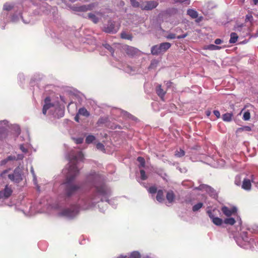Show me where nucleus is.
<instances>
[{
    "mask_svg": "<svg viewBox=\"0 0 258 258\" xmlns=\"http://www.w3.org/2000/svg\"><path fill=\"white\" fill-rule=\"evenodd\" d=\"M89 18L94 23H97L99 21V18L95 15L90 13L88 15Z\"/></svg>",
    "mask_w": 258,
    "mask_h": 258,
    "instance_id": "393cba45",
    "label": "nucleus"
},
{
    "mask_svg": "<svg viewBox=\"0 0 258 258\" xmlns=\"http://www.w3.org/2000/svg\"><path fill=\"white\" fill-rule=\"evenodd\" d=\"M156 199L159 202H162L164 201V194L162 190H159L157 191Z\"/></svg>",
    "mask_w": 258,
    "mask_h": 258,
    "instance_id": "412c9836",
    "label": "nucleus"
},
{
    "mask_svg": "<svg viewBox=\"0 0 258 258\" xmlns=\"http://www.w3.org/2000/svg\"><path fill=\"white\" fill-rule=\"evenodd\" d=\"M126 52L130 55H134L139 52V50L135 47L127 46L126 48Z\"/></svg>",
    "mask_w": 258,
    "mask_h": 258,
    "instance_id": "dca6fc26",
    "label": "nucleus"
},
{
    "mask_svg": "<svg viewBox=\"0 0 258 258\" xmlns=\"http://www.w3.org/2000/svg\"><path fill=\"white\" fill-rule=\"evenodd\" d=\"M171 84H172V83H171V82H167V83H166V85H167V86L168 87H170V86H171Z\"/></svg>",
    "mask_w": 258,
    "mask_h": 258,
    "instance_id": "13d9d810",
    "label": "nucleus"
},
{
    "mask_svg": "<svg viewBox=\"0 0 258 258\" xmlns=\"http://www.w3.org/2000/svg\"><path fill=\"white\" fill-rule=\"evenodd\" d=\"M175 199V196L172 191H168L166 195V199L169 203H172Z\"/></svg>",
    "mask_w": 258,
    "mask_h": 258,
    "instance_id": "f3484780",
    "label": "nucleus"
},
{
    "mask_svg": "<svg viewBox=\"0 0 258 258\" xmlns=\"http://www.w3.org/2000/svg\"><path fill=\"white\" fill-rule=\"evenodd\" d=\"M175 2L186 3L187 4H189V0H175Z\"/></svg>",
    "mask_w": 258,
    "mask_h": 258,
    "instance_id": "3c124183",
    "label": "nucleus"
},
{
    "mask_svg": "<svg viewBox=\"0 0 258 258\" xmlns=\"http://www.w3.org/2000/svg\"><path fill=\"white\" fill-rule=\"evenodd\" d=\"M175 155L177 157H180L184 155V151L180 149L179 151H176Z\"/></svg>",
    "mask_w": 258,
    "mask_h": 258,
    "instance_id": "c9c22d12",
    "label": "nucleus"
},
{
    "mask_svg": "<svg viewBox=\"0 0 258 258\" xmlns=\"http://www.w3.org/2000/svg\"><path fill=\"white\" fill-rule=\"evenodd\" d=\"M171 47V44L169 42L162 43L159 45V49H160L161 53L165 52Z\"/></svg>",
    "mask_w": 258,
    "mask_h": 258,
    "instance_id": "4468645a",
    "label": "nucleus"
},
{
    "mask_svg": "<svg viewBox=\"0 0 258 258\" xmlns=\"http://www.w3.org/2000/svg\"><path fill=\"white\" fill-rule=\"evenodd\" d=\"M96 147L98 149L101 151H103L104 150V147L103 145L100 143H99L96 145Z\"/></svg>",
    "mask_w": 258,
    "mask_h": 258,
    "instance_id": "37998d69",
    "label": "nucleus"
},
{
    "mask_svg": "<svg viewBox=\"0 0 258 258\" xmlns=\"http://www.w3.org/2000/svg\"><path fill=\"white\" fill-rule=\"evenodd\" d=\"M241 177L240 175H237L235 177V183L237 185H241Z\"/></svg>",
    "mask_w": 258,
    "mask_h": 258,
    "instance_id": "e433bc0d",
    "label": "nucleus"
},
{
    "mask_svg": "<svg viewBox=\"0 0 258 258\" xmlns=\"http://www.w3.org/2000/svg\"><path fill=\"white\" fill-rule=\"evenodd\" d=\"M8 178L12 181L17 182H18L21 180L22 177L21 169L19 167L16 168L13 173L8 175Z\"/></svg>",
    "mask_w": 258,
    "mask_h": 258,
    "instance_id": "20e7f679",
    "label": "nucleus"
},
{
    "mask_svg": "<svg viewBox=\"0 0 258 258\" xmlns=\"http://www.w3.org/2000/svg\"><path fill=\"white\" fill-rule=\"evenodd\" d=\"M83 159V155L81 151L77 149L71 151L68 157L69 163L63 170V173L66 174V194L68 196H71L80 188V186L72 184L71 182L79 175V170L77 164Z\"/></svg>",
    "mask_w": 258,
    "mask_h": 258,
    "instance_id": "f257e3e1",
    "label": "nucleus"
},
{
    "mask_svg": "<svg viewBox=\"0 0 258 258\" xmlns=\"http://www.w3.org/2000/svg\"><path fill=\"white\" fill-rule=\"evenodd\" d=\"M187 36V34L186 33V34H184L183 35H179V36H177L176 38L178 39H182V38H184Z\"/></svg>",
    "mask_w": 258,
    "mask_h": 258,
    "instance_id": "603ef678",
    "label": "nucleus"
},
{
    "mask_svg": "<svg viewBox=\"0 0 258 258\" xmlns=\"http://www.w3.org/2000/svg\"><path fill=\"white\" fill-rule=\"evenodd\" d=\"M87 180L93 184L95 191L90 199L85 201L84 205L81 207L82 210L89 209L99 200L103 201L111 192L110 189L103 183V178L100 174L94 173L88 177Z\"/></svg>",
    "mask_w": 258,
    "mask_h": 258,
    "instance_id": "f03ea898",
    "label": "nucleus"
},
{
    "mask_svg": "<svg viewBox=\"0 0 258 258\" xmlns=\"http://www.w3.org/2000/svg\"><path fill=\"white\" fill-rule=\"evenodd\" d=\"M214 114L217 118H219L220 116V113L218 110H214L213 112Z\"/></svg>",
    "mask_w": 258,
    "mask_h": 258,
    "instance_id": "8fccbe9b",
    "label": "nucleus"
},
{
    "mask_svg": "<svg viewBox=\"0 0 258 258\" xmlns=\"http://www.w3.org/2000/svg\"><path fill=\"white\" fill-rule=\"evenodd\" d=\"M140 178L142 180H145L147 178V175L146 174V173L144 170L141 169L140 170Z\"/></svg>",
    "mask_w": 258,
    "mask_h": 258,
    "instance_id": "f704fd0d",
    "label": "nucleus"
},
{
    "mask_svg": "<svg viewBox=\"0 0 258 258\" xmlns=\"http://www.w3.org/2000/svg\"><path fill=\"white\" fill-rule=\"evenodd\" d=\"M79 208L76 206H72L71 207L66 209L61 213V215L68 218H73L77 215L79 212Z\"/></svg>",
    "mask_w": 258,
    "mask_h": 258,
    "instance_id": "7ed1b4c3",
    "label": "nucleus"
},
{
    "mask_svg": "<svg viewBox=\"0 0 258 258\" xmlns=\"http://www.w3.org/2000/svg\"><path fill=\"white\" fill-rule=\"evenodd\" d=\"M76 143L78 144H81L83 141V139L81 138H77L75 139Z\"/></svg>",
    "mask_w": 258,
    "mask_h": 258,
    "instance_id": "de8ad7c7",
    "label": "nucleus"
},
{
    "mask_svg": "<svg viewBox=\"0 0 258 258\" xmlns=\"http://www.w3.org/2000/svg\"><path fill=\"white\" fill-rule=\"evenodd\" d=\"M221 48V47L215 45L214 44H210L206 47V49L215 50H219Z\"/></svg>",
    "mask_w": 258,
    "mask_h": 258,
    "instance_id": "cd10ccee",
    "label": "nucleus"
},
{
    "mask_svg": "<svg viewBox=\"0 0 258 258\" xmlns=\"http://www.w3.org/2000/svg\"><path fill=\"white\" fill-rule=\"evenodd\" d=\"M97 15H99V16H101V14H100V13H97Z\"/></svg>",
    "mask_w": 258,
    "mask_h": 258,
    "instance_id": "0e129e2a",
    "label": "nucleus"
},
{
    "mask_svg": "<svg viewBox=\"0 0 258 258\" xmlns=\"http://www.w3.org/2000/svg\"><path fill=\"white\" fill-rule=\"evenodd\" d=\"M221 210L225 216L229 217L236 212L237 209L235 207L228 208L226 206H223Z\"/></svg>",
    "mask_w": 258,
    "mask_h": 258,
    "instance_id": "9d476101",
    "label": "nucleus"
},
{
    "mask_svg": "<svg viewBox=\"0 0 258 258\" xmlns=\"http://www.w3.org/2000/svg\"><path fill=\"white\" fill-rule=\"evenodd\" d=\"M8 126V121L7 120H3L0 121V133L5 131Z\"/></svg>",
    "mask_w": 258,
    "mask_h": 258,
    "instance_id": "6ab92c4d",
    "label": "nucleus"
},
{
    "mask_svg": "<svg viewBox=\"0 0 258 258\" xmlns=\"http://www.w3.org/2000/svg\"><path fill=\"white\" fill-rule=\"evenodd\" d=\"M134 0H132V1H133Z\"/></svg>",
    "mask_w": 258,
    "mask_h": 258,
    "instance_id": "69168bd1",
    "label": "nucleus"
},
{
    "mask_svg": "<svg viewBox=\"0 0 258 258\" xmlns=\"http://www.w3.org/2000/svg\"><path fill=\"white\" fill-rule=\"evenodd\" d=\"M95 139V137L92 135H89L86 137V142L88 144L91 143Z\"/></svg>",
    "mask_w": 258,
    "mask_h": 258,
    "instance_id": "c85d7f7f",
    "label": "nucleus"
},
{
    "mask_svg": "<svg viewBox=\"0 0 258 258\" xmlns=\"http://www.w3.org/2000/svg\"><path fill=\"white\" fill-rule=\"evenodd\" d=\"M187 13L193 19L197 18L198 17V12L194 9H188L187 11Z\"/></svg>",
    "mask_w": 258,
    "mask_h": 258,
    "instance_id": "a211bd4d",
    "label": "nucleus"
},
{
    "mask_svg": "<svg viewBox=\"0 0 258 258\" xmlns=\"http://www.w3.org/2000/svg\"><path fill=\"white\" fill-rule=\"evenodd\" d=\"M75 119L76 121H77L78 122L79 121V115H78V114L75 116Z\"/></svg>",
    "mask_w": 258,
    "mask_h": 258,
    "instance_id": "4d7b16f0",
    "label": "nucleus"
},
{
    "mask_svg": "<svg viewBox=\"0 0 258 258\" xmlns=\"http://www.w3.org/2000/svg\"><path fill=\"white\" fill-rule=\"evenodd\" d=\"M215 211V210H213V211L211 210H208L207 211V213L212 220V222L217 226H221L222 223H223V221L222 219L218 218L216 217L214 214V212Z\"/></svg>",
    "mask_w": 258,
    "mask_h": 258,
    "instance_id": "39448f33",
    "label": "nucleus"
},
{
    "mask_svg": "<svg viewBox=\"0 0 258 258\" xmlns=\"http://www.w3.org/2000/svg\"><path fill=\"white\" fill-rule=\"evenodd\" d=\"M210 114H211V112L210 111H207L206 112V114H207V116H210Z\"/></svg>",
    "mask_w": 258,
    "mask_h": 258,
    "instance_id": "680f3d73",
    "label": "nucleus"
},
{
    "mask_svg": "<svg viewBox=\"0 0 258 258\" xmlns=\"http://www.w3.org/2000/svg\"><path fill=\"white\" fill-rule=\"evenodd\" d=\"M158 5V3L157 2L151 1L143 3L140 7L142 10H150L155 8Z\"/></svg>",
    "mask_w": 258,
    "mask_h": 258,
    "instance_id": "423d86ee",
    "label": "nucleus"
},
{
    "mask_svg": "<svg viewBox=\"0 0 258 258\" xmlns=\"http://www.w3.org/2000/svg\"><path fill=\"white\" fill-rule=\"evenodd\" d=\"M31 172L32 174L33 175V180H34V182L35 183L36 182V175L35 174L34 171L33 167H31Z\"/></svg>",
    "mask_w": 258,
    "mask_h": 258,
    "instance_id": "49530a36",
    "label": "nucleus"
},
{
    "mask_svg": "<svg viewBox=\"0 0 258 258\" xmlns=\"http://www.w3.org/2000/svg\"><path fill=\"white\" fill-rule=\"evenodd\" d=\"M203 206V204L202 203H199L197 204L194 206L192 207V210L194 212L198 211L199 209H200Z\"/></svg>",
    "mask_w": 258,
    "mask_h": 258,
    "instance_id": "473e14b6",
    "label": "nucleus"
},
{
    "mask_svg": "<svg viewBox=\"0 0 258 258\" xmlns=\"http://www.w3.org/2000/svg\"><path fill=\"white\" fill-rule=\"evenodd\" d=\"M17 129H18V134H20V129L18 127H17Z\"/></svg>",
    "mask_w": 258,
    "mask_h": 258,
    "instance_id": "e2e57ef3",
    "label": "nucleus"
},
{
    "mask_svg": "<svg viewBox=\"0 0 258 258\" xmlns=\"http://www.w3.org/2000/svg\"><path fill=\"white\" fill-rule=\"evenodd\" d=\"M254 5H256L258 3V0H253Z\"/></svg>",
    "mask_w": 258,
    "mask_h": 258,
    "instance_id": "052dcab7",
    "label": "nucleus"
},
{
    "mask_svg": "<svg viewBox=\"0 0 258 258\" xmlns=\"http://www.w3.org/2000/svg\"><path fill=\"white\" fill-rule=\"evenodd\" d=\"M224 223H225L226 224L233 225L235 224V220L233 218H229L225 219L224 221Z\"/></svg>",
    "mask_w": 258,
    "mask_h": 258,
    "instance_id": "bb28decb",
    "label": "nucleus"
},
{
    "mask_svg": "<svg viewBox=\"0 0 258 258\" xmlns=\"http://www.w3.org/2000/svg\"><path fill=\"white\" fill-rule=\"evenodd\" d=\"M242 188L245 190H249L251 188V182L248 179H244L243 180Z\"/></svg>",
    "mask_w": 258,
    "mask_h": 258,
    "instance_id": "2eb2a0df",
    "label": "nucleus"
},
{
    "mask_svg": "<svg viewBox=\"0 0 258 258\" xmlns=\"http://www.w3.org/2000/svg\"><path fill=\"white\" fill-rule=\"evenodd\" d=\"M9 171L10 170H5L3 171L0 173L1 176L3 178H7V177H8V175L10 174L9 173Z\"/></svg>",
    "mask_w": 258,
    "mask_h": 258,
    "instance_id": "2f4dec72",
    "label": "nucleus"
},
{
    "mask_svg": "<svg viewBox=\"0 0 258 258\" xmlns=\"http://www.w3.org/2000/svg\"><path fill=\"white\" fill-rule=\"evenodd\" d=\"M126 257V255H120V256H118V258H125Z\"/></svg>",
    "mask_w": 258,
    "mask_h": 258,
    "instance_id": "bf43d9fd",
    "label": "nucleus"
},
{
    "mask_svg": "<svg viewBox=\"0 0 258 258\" xmlns=\"http://www.w3.org/2000/svg\"><path fill=\"white\" fill-rule=\"evenodd\" d=\"M105 48L109 50V51L111 52L112 55H113V50L112 48L108 44H105L104 45Z\"/></svg>",
    "mask_w": 258,
    "mask_h": 258,
    "instance_id": "79ce46f5",
    "label": "nucleus"
},
{
    "mask_svg": "<svg viewBox=\"0 0 258 258\" xmlns=\"http://www.w3.org/2000/svg\"><path fill=\"white\" fill-rule=\"evenodd\" d=\"M121 37L122 38L126 39H131L132 37L130 35L126 34L125 32H122L121 34Z\"/></svg>",
    "mask_w": 258,
    "mask_h": 258,
    "instance_id": "58836bf2",
    "label": "nucleus"
},
{
    "mask_svg": "<svg viewBox=\"0 0 258 258\" xmlns=\"http://www.w3.org/2000/svg\"><path fill=\"white\" fill-rule=\"evenodd\" d=\"M58 111L60 112V115H58V117H62L63 114V110L61 108L58 109Z\"/></svg>",
    "mask_w": 258,
    "mask_h": 258,
    "instance_id": "5fc2aeb1",
    "label": "nucleus"
},
{
    "mask_svg": "<svg viewBox=\"0 0 258 258\" xmlns=\"http://www.w3.org/2000/svg\"><path fill=\"white\" fill-rule=\"evenodd\" d=\"M251 18H252V16H248V15L246 16V20L250 21V20Z\"/></svg>",
    "mask_w": 258,
    "mask_h": 258,
    "instance_id": "6e6d98bb",
    "label": "nucleus"
},
{
    "mask_svg": "<svg viewBox=\"0 0 258 258\" xmlns=\"http://www.w3.org/2000/svg\"><path fill=\"white\" fill-rule=\"evenodd\" d=\"M23 158L24 156L21 154H17L16 156L10 155L6 159H4V160H2L0 162V165H4L7 164L10 161L21 160Z\"/></svg>",
    "mask_w": 258,
    "mask_h": 258,
    "instance_id": "6e6552de",
    "label": "nucleus"
},
{
    "mask_svg": "<svg viewBox=\"0 0 258 258\" xmlns=\"http://www.w3.org/2000/svg\"><path fill=\"white\" fill-rule=\"evenodd\" d=\"M78 115H82L85 116H89V113L85 108H82L79 110Z\"/></svg>",
    "mask_w": 258,
    "mask_h": 258,
    "instance_id": "a878e982",
    "label": "nucleus"
},
{
    "mask_svg": "<svg viewBox=\"0 0 258 258\" xmlns=\"http://www.w3.org/2000/svg\"><path fill=\"white\" fill-rule=\"evenodd\" d=\"M156 92L159 96L161 97V98H163L164 95L165 94V92L161 88V85H159L156 89Z\"/></svg>",
    "mask_w": 258,
    "mask_h": 258,
    "instance_id": "4be33fe9",
    "label": "nucleus"
},
{
    "mask_svg": "<svg viewBox=\"0 0 258 258\" xmlns=\"http://www.w3.org/2000/svg\"><path fill=\"white\" fill-rule=\"evenodd\" d=\"M20 148L21 150L24 153H26L27 152V149L24 147L23 145H21Z\"/></svg>",
    "mask_w": 258,
    "mask_h": 258,
    "instance_id": "09e8293b",
    "label": "nucleus"
},
{
    "mask_svg": "<svg viewBox=\"0 0 258 258\" xmlns=\"http://www.w3.org/2000/svg\"><path fill=\"white\" fill-rule=\"evenodd\" d=\"M130 258H140V254L138 251H133L130 256Z\"/></svg>",
    "mask_w": 258,
    "mask_h": 258,
    "instance_id": "72a5a7b5",
    "label": "nucleus"
},
{
    "mask_svg": "<svg viewBox=\"0 0 258 258\" xmlns=\"http://www.w3.org/2000/svg\"><path fill=\"white\" fill-rule=\"evenodd\" d=\"M250 114L248 111H246L244 113L243 115V119L244 120H248L250 119Z\"/></svg>",
    "mask_w": 258,
    "mask_h": 258,
    "instance_id": "4c0bfd02",
    "label": "nucleus"
},
{
    "mask_svg": "<svg viewBox=\"0 0 258 258\" xmlns=\"http://www.w3.org/2000/svg\"><path fill=\"white\" fill-rule=\"evenodd\" d=\"M222 42V41L220 39H216L215 40V43L217 45L220 44Z\"/></svg>",
    "mask_w": 258,
    "mask_h": 258,
    "instance_id": "864d4df0",
    "label": "nucleus"
},
{
    "mask_svg": "<svg viewBox=\"0 0 258 258\" xmlns=\"http://www.w3.org/2000/svg\"><path fill=\"white\" fill-rule=\"evenodd\" d=\"M54 104L50 102L49 97H46L44 100V104L43 105L42 112L44 114H46L47 110L50 109V112L53 113V109L54 108Z\"/></svg>",
    "mask_w": 258,
    "mask_h": 258,
    "instance_id": "0eeeda50",
    "label": "nucleus"
},
{
    "mask_svg": "<svg viewBox=\"0 0 258 258\" xmlns=\"http://www.w3.org/2000/svg\"><path fill=\"white\" fill-rule=\"evenodd\" d=\"M148 191L151 194H154L156 192L157 189L155 187L152 186L149 188Z\"/></svg>",
    "mask_w": 258,
    "mask_h": 258,
    "instance_id": "c03bdc74",
    "label": "nucleus"
},
{
    "mask_svg": "<svg viewBox=\"0 0 258 258\" xmlns=\"http://www.w3.org/2000/svg\"><path fill=\"white\" fill-rule=\"evenodd\" d=\"M138 161L140 163L139 167H143L145 166V162L143 158L139 157L137 159Z\"/></svg>",
    "mask_w": 258,
    "mask_h": 258,
    "instance_id": "c756f323",
    "label": "nucleus"
},
{
    "mask_svg": "<svg viewBox=\"0 0 258 258\" xmlns=\"http://www.w3.org/2000/svg\"><path fill=\"white\" fill-rule=\"evenodd\" d=\"M13 8V6L10 4H6L4 6V9L7 11L11 10Z\"/></svg>",
    "mask_w": 258,
    "mask_h": 258,
    "instance_id": "ea45409f",
    "label": "nucleus"
},
{
    "mask_svg": "<svg viewBox=\"0 0 258 258\" xmlns=\"http://www.w3.org/2000/svg\"><path fill=\"white\" fill-rule=\"evenodd\" d=\"M118 30V27L115 26L114 24L112 22H109L107 26L104 27V31L106 33H115Z\"/></svg>",
    "mask_w": 258,
    "mask_h": 258,
    "instance_id": "1a4fd4ad",
    "label": "nucleus"
},
{
    "mask_svg": "<svg viewBox=\"0 0 258 258\" xmlns=\"http://www.w3.org/2000/svg\"><path fill=\"white\" fill-rule=\"evenodd\" d=\"M151 53L153 55H158L162 53L160 49H159V45H155L151 48Z\"/></svg>",
    "mask_w": 258,
    "mask_h": 258,
    "instance_id": "aec40b11",
    "label": "nucleus"
},
{
    "mask_svg": "<svg viewBox=\"0 0 258 258\" xmlns=\"http://www.w3.org/2000/svg\"><path fill=\"white\" fill-rule=\"evenodd\" d=\"M237 35L235 33H232L230 35V39L229 40V42L230 43H234L237 41Z\"/></svg>",
    "mask_w": 258,
    "mask_h": 258,
    "instance_id": "b1692460",
    "label": "nucleus"
},
{
    "mask_svg": "<svg viewBox=\"0 0 258 258\" xmlns=\"http://www.w3.org/2000/svg\"><path fill=\"white\" fill-rule=\"evenodd\" d=\"M251 130V127L248 126H244L237 129V132H240L243 131L249 132Z\"/></svg>",
    "mask_w": 258,
    "mask_h": 258,
    "instance_id": "7c9ffc66",
    "label": "nucleus"
},
{
    "mask_svg": "<svg viewBox=\"0 0 258 258\" xmlns=\"http://www.w3.org/2000/svg\"><path fill=\"white\" fill-rule=\"evenodd\" d=\"M165 37L168 39H175L176 37L175 34L170 33L167 35L165 36Z\"/></svg>",
    "mask_w": 258,
    "mask_h": 258,
    "instance_id": "a19ab883",
    "label": "nucleus"
},
{
    "mask_svg": "<svg viewBox=\"0 0 258 258\" xmlns=\"http://www.w3.org/2000/svg\"><path fill=\"white\" fill-rule=\"evenodd\" d=\"M199 189L200 190H205L206 191L208 192L211 196H214L215 197L216 195L214 194L215 191L214 190L211 188V187L208 186L207 185H201L198 187Z\"/></svg>",
    "mask_w": 258,
    "mask_h": 258,
    "instance_id": "f8f14e48",
    "label": "nucleus"
},
{
    "mask_svg": "<svg viewBox=\"0 0 258 258\" xmlns=\"http://www.w3.org/2000/svg\"><path fill=\"white\" fill-rule=\"evenodd\" d=\"M131 2L132 6L134 7H138L140 6L139 3L136 2V0H134L133 1H132V0H131Z\"/></svg>",
    "mask_w": 258,
    "mask_h": 258,
    "instance_id": "a18cd8bd",
    "label": "nucleus"
},
{
    "mask_svg": "<svg viewBox=\"0 0 258 258\" xmlns=\"http://www.w3.org/2000/svg\"><path fill=\"white\" fill-rule=\"evenodd\" d=\"M96 6V4L95 3H93L91 4H89L88 5H84L81 6L78 8V11H87L88 10H92Z\"/></svg>",
    "mask_w": 258,
    "mask_h": 258,
    "instance_id": "ddd939ff",
    "label": "nucleus"
},
{
    "mask_svg": "<svg viewBox=\"0 0 258 258\" xmlns=\"http://www.w3.org/2000/svg\"><path fill=\"white\" fill-rule=\"evenodd\" d=\"M12 193V189L7 185L3 191H0V199L8 198L11 195Z\"/></svg>",
    "mask_w": 258,
    "mask_h": 258,
    "instance_id": "9b49d317",
    "label": "nucleus"
},
{
    "mask_svg": "<svg viewBox=\"0 0 258 258\" xmlns=\"http://www.w3.org/2000/svg\"><path fill=\"white\" fill-rule=\"evenodd\" d=\"M232 114L226 113L223 115L222 119L225 121H230L232 119Z\"/></svg>",
    "mask_w": 258,
    "mask_h": 258,
    "instance_id": "5701e85b",
    "label": "nucleus"
}]
</instances>
